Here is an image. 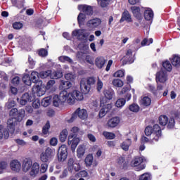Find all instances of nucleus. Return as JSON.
<instances>
[{
	"instance_id": "nucleus-29",
	"label": "nucleus",
	"mask_w": 180,
	"mask_h": 180,
	"mask_svg": "<svg viewBox=\"0 0 180 180\" xmlns=\"http://www.w3.org/2000/svg\"><path fill=\"white\" fill-rule=\"evenodd\" d=\"M170 61L174 67H179L180 65V56L178 55H173L170 58Z\"/></svg>"
},
{
	"instance_id": "nucleus-47",
	"label": "nucleus",
	"mask_w": 180,
	"mask_h": 180,
	"mask_svg": "<svg viewBox=\"0 0 180 180\" xmlns=\"http://www.w3.org/2000/svg\"><path fill=\"white\" fill-rule=\"evenodd\" d=\"M59 61H61V63H69L70 64H72V59L65 56H60Z\"/></svg>"
},
{
	"instance_id": "nucleus-49",
	"label": "nucleus",
	"mask_w": 180,
	"mask_h": 180,
	"mask_svg": "<svg viewBox=\"0 0 180 180\" xmlns=\"http://www.w3.org/2000/svg\"><path fill=\"white\" fill-rule=\"evenodd\" d=\"M124 105H126V100L124 98H120L115 102L117 108H123Z\"/></svg>"
},
{
	"instance_id": "nucleus-20",
	"label": "nucleus",
	"mask_w": 180,
	"mask_h": 180,
	"mask_svg": "<svg viewBox=\"0 0 180 180\" xmlns=\"http://www.w3.org/2000/svg\"><path fill=\"white\" fill-rule=\"evenodd\" d=\"M112 109V104H106L102 108L99 112L98 116L102 118L104 116H106V113Z\"/></svg>"
},
{
	"instance_id": "nucleus-43",
	"label": "nucleus",
	"mask_w": 180,
	"mask_h": 180,
	"mask_svg": "<svg viewBox=\"0 0 180 180\" xmlns=\"http://www.w3.org/2000/svg\"><path fill=\"white\" fill-rule=\"evenodd\" d=\"M103 135L107 140H113L115 137H116V135H115L114 133L109 132V131H103Z\"/></svg>"
},
{
	"instance_id": "nucleus-61",
	"label": "nucleus",
	"mask_w": 180,
	"mask_h": 180,
	"mask_svg": "<svg viewBox=\"0 0 180 180\" xmlns=\"http://www.w3.org/2000/svg\"><path fill=\"white\" fill-rule=\"evenodd\" d=\"M50 129V122H47L45 126L42 129V132L44 134H47L49 133V130Z\"/></svg>"
},
{
	"instance_id": "nucleus-17",
	"label": "nucleus",
	"mask_w": 180,
	"mask_h": 180,
	"mask_svg": "<svg viewBox=\"0 0 180 180\" xmlns=\"http://www.w3.org/2000/svg\"><path fill=\"white\" fill-rule=\"evenodd\" d=\"M10 167L12 171L19 172V171H20V168H22V165L20 164V162H19V160H14L10 163Z\"/></svg>"
},
{
	"instance_id": "nucleus-2",
	"label": "nucleus",
	"mask_w": 180,
	"mask_h": 180,
	"mask_svg": "<svg viewBox=\"0 0 180 180\" xmlns=\"http://www.w3.org/2000/svg\"><path fill=\"white\" fill-rule=\"evenodd\" d=\"M145 134L150 136V144H155L161 137V127L157 124L153 127H147L145 129Z\"/></svg>"
},
{
	"instance_id": "nucleus-58",
	"label": "nucleus",
	"mask_w": 180,
	"mask_h": 180,
	"mask_svg": "<svg viewBox=\"0 0 180 180\" xmlns=\"http://www.w3.org/2000/svg\"><path fill=\"white\" fill-rule=\"evenodd\" d=\"M13 29H15L16 30H19L20 29H22L23 27V24L20 22H15L13 24Z\"/></svg>"
},
{
	"instance_id": "nucleus-19",
	"label": "nucleus",
	"mask_w": 180,
	"mask_h": 180,
	"mask_svg": "<svg viewBox=\"0 0 180 180\" xmlns=\"http://www.w3.org/2000/svg\"><path fill=\"white\" fill-rule=\"evenodd\" d=\"M120 123V118L118 117H112L108 121L107 125L108 127H116Z\"/></svg>"
},
{
	"instance_id": "nucleus-46",
	"label": "nucleus",
	"mask_w": 180,
	"mask_h": 180,
	"mask_svg": "<svg viewBox=\"0 0 180 180\" xmlns=\"http://www.w3.org/2000/svg\"><path fill=\"white\" fill-rule=\"evenodd\" d=\"M159 123L161 126H165L168 123V117L165 115H161L159 117Z\"/></svg>"
},
{
	"instance_id": "nucleus-16",
	"label": "nucleus",
	"mask_w": 180,
	"mask_h": 180,
	"mask_svg": "<svg viewBox=\"0 0 180 180\" xmlns=\"http://www.w3.org/2000/svg\"><path fill=\"white\" fill-rule=\"evenodd\" d=\"M18 120L16 117L10 118L7 121V129L11 132L13 133L15 131V127L16 126V122Z\"/></svg>"
},
{
	"instance_id": "nucleus-59",
	"label": "nucleus",
	"mask_w": 180,
	"mask_h": 180,
	"mask_svg": "<svg viewBox=\"0 0 180 180\" xmlns=\"http://www.w3.org/2000/svg\"><path fill=\"white\" fill-rule=\"evenodd\" d=\"M68 172H69L68 169H63L61 174L59 176V178L60 179H64L67 178V176H68Z\"/></svg>"
},
{
	"instance_id": "nucleus-39",
	"label": "nucleus",
	"mask_w": 180,
	"mask_h": 180,
	"mask_svg": "<svg viewBox=\"0 0 180 180\" xmlns=\"http://www.w3.org/2000/svg\"><path fill=\"white\" fill-rule=\"evenodd\" d=\"M67 137H68V131L67 129H63L60 134V141L62 143H64V141L67 140Z\"/></svg>"
},
{
	"instance_id": "nucleus-25",
	"label": "nucleus",
	"mask_w": 180,
	"mask_h": 180,
	"mask_svg": "<svg viewBox=\"0 0 180 180\" xmlns=\"http://www.w3.org/2000/svg\"><path fill=\"white\" fill-rule=\"evenodd\" d=\"M40 169V165L39 163L35 162L32 165V170L30 172L31 176H36L39 174Z\"/></svg>"
},
{
	"instance_id": "nucleus-14",
	"label": "nucleus",
	"mask_w": 180,
	"mask_h": 180,
	"mask_svg": "<svg viewBox=\"0 0 180 180\" xmlns=\"http://www.w3.org/2000/svg\"><path fill=\"white\" fill-rule=\"evenodd\" d=\"M40 84H35V85L32 88V92L36 94L37 96H43L44 94H46V91L41 88V82H39Z\"/></svg>"
},
{
	"instance_id": "nucleus-34",
	"label": "nucleus",
	"mask_w": 180,
	"mask_h": 180,
	"mask_svg": "<svg viewBox=\"0 0 180 180\" xmlns=\"http://www.w3.org/2000/svg\"><path fill=\"white\" fill-rule=\"evenodd\" d=\"M25 116H26V111L24 109H20L18 110V115L16 120L18 122H21L25 118Z\"/></svg>"
},
{
	"instance_id": "nucleus-62",
	"label": "nucleus",
	"mask_w": 180,
	"mask_h": 180,
	"mask_svg": "<svg viewBox=\"0 0 180 180\" xmlns=\"http://www.w3.org/2000/svg\"><path fill=\"white\" fill-rule=\"evenodd\" d=\"M32 106L34 108V109H39V108H40V100L36 99L34 101L32 102Z\"/></svg>"
},
{
	"instance_id": "nucleus-1",
	"label": "nucleus",
	"mask_w": 180,
	"mask_h": 180,
	"mask_svg": "<svg viewBox=\"0 0 180 180\" xmlns=\"http://www.w3.org/2000/svg\"><path fill=\"white\" fill-rule=\"evenodd\" d=\"M59 98H60L63 103L67 102L68 103H70V105H72L75 101H82V99H84V96L82 95V93L77 90H74L70 93L63 90L60 93Z\"/></svg>"
},
{
	"instance_id": "nucleus-22",
	"label": "nucleus",
	"mask_w": 180,
	"mask_h": 180,
	"mask_svg": "<svg viewBox=\"0 0 180 180\" xmlns=\"http://www.w3.org/2000/svg\"><path fill=\"white\" fill-rule=\"evenodd\" d=\"M105 63L106 60L102 56L97 57L95 60V65L99 69L103 68V65H105Z\"/></svg>"
},
{
	"instance_id": "nucleus-41",
	"label": "nucleus",
	"mask_w": 180,
	"mask_h": 180,
	"mask_svg": "<svg viewBox=\"0 0 180 180\" xmlns=\"http://www.w3.org/2000/svg\"><path fill=\"white\" fill-rule=\"evenodd\" d=\"M77 153L78 158H82L85 154V148H84L82 146H79Z\"/></svg>"
},
{
	"instance_id": "nucleus-37",
	"label": "nucleus",
	"mask_w": 180,
	"mask_h": 180,
	"mask_svg": "<svg viewBox=\"0 0 180 180\" xmlns=\"http://www.w3.org/2000/svg\"><path fill=\"white\" fill-rule=\"evenodd\" d=\"M84 162L86 167H91L94 162V156L91 154L88 155L84 160Z\"/></svg>"
},
{
	"instance_id": "nucleus-21",
	"label": "nucleus",
	"mask_w": 180,
	"mask_h": 180,
	"mask_svg": "<svg viewBox=\"0 0 180 180\" xmlns=\"http://www.w3.org/2000/svg\"><path fill=\"white\" fill-rule=\"evenodd\" d=\"M32 96H30L27 93H25L22 96L20 104L25 106L27 102H32Z\"/></svg>"
},
{
	"instance_id": "nucleus-57",
	"label": "nucleus",
	"mask_w": 180,
	"mask_h": 180,
	"mask_svg": "<svg viewBox=\"0 0 180 180\" xmlns=\"http://www.w3.org/2000/svg\"><path fill=\"white\" fill-rule=\"evenodd\" d=\"M114 77H115V78H122V77H124V70H117L114 73Z\"/></svg>"
},
{
	"instance_id": "nucleus-28",
	"label": "nucleus",
	"mask_w": 180,
	"mask_h": 180,
	"mask_svg": "<svg viewBox=\"0 0 180 180\" xmlns=\"http://www.w3.org/2000/svg\"><path fill=\"white\" fill-rule=\"evenodd\" d=\"M56 81L49 80L46 86V89L50 91V92H54L56 91Z\"/></svg>"
},
{
	"instance_id": "nucleus-4",
	"label": "nucleus",
	"mask_w": 180,
	"mask_h": 180,
	"mask_svg": "<svg viewBox=\"0 0 180 180\" xmlns=\"http://www.w3.org/2000/svg\"><path fill=\"white\" fill-rule=\"evenodd\" d=\"M56 154V150L51 149V148H47L44 152H42L40 155V160L42 162H50L53 160Z\"/></svg>"
},
{
	"instance_id": "nucleus-44",
	"label": "nucleus",
	"mask_w": 180,
	"mask_h": 180,
	"mask_svg": "<svg viewBox=\"0 0 180 180\" xmlns=\"http://www.w3.org/2000/svg\"><path fill=\"white\" fill-rule=\"evenodd\" d=\"M112 85L117 88H122L123 86V81L120 79H115L112 80Z\"/></svg>"
},
{
	"instance_id": "nucleus-55",
	"label": "nucleus",
	"mask_w": 180,
	"mask_h": 180,
	"mask_svg": "<svg viewBox=\"0 0 180 180\" xmlns=\"http://www.w3.org/2000/svg\"><path fill=\"white\" fill-rule=\"evenodd\" d=\"M102 88H103V82H102V80H101L99 77H98L96 86V89L98 92H101V91H102Z\"/></svg>"
},
{
	"instance_id": "nucleus-40",
	"label": "nucleus",
	"mask_w": 180,
	"mask_h": 180,
	"mask_svg": "<svg viewBox=\"0 0 180 180\" xmlns=\"http://www.w3.org/2000/svg\"><path fill=\"white\" fill-rule=\"evenodd\" d=\"M51 98H52L51 96L44 98L41 101V105L44 106V108H47V106H49V105L51 103Z\"/></svg>"
},
{
	"instance_id": "nucleus-45",
	"label": "nucleus",
	"mask_w": 180,
	"mask_h": 180,
	"mask_svg": "<svg viewBox=\"0 0 180 180\" xmlns=\"http://www.w3.org/2000/svg\"><path fill=\"white\" fill-rule=\"evenodd\" d=\"M39 77L42 79H44V78H47V77H51V70L41 71L39 73Z\"/></svg>"
},
{
	"instance_id": "nucleus-50",
	"label": "nucleus",
	"mask_w": 180,
	"mask_h": 180,
	"mask_svg": "<svg viewBox=\"0 0 180 180\" xmlns=\"http://www.w3.org/2000/svg\"><path fill=\"white\" fill-rule=\"evenodd\" d=\"M112 0H97L98 5H100L102 8H106Z\"/></svg>"
},
{
	"instance_id": "nucleus-63",
	"label": "nucleus",
	"mask_w": 180,
	"mask_h": 180,
	"mask_svg": "<svg viewBox=\"0 0 180 180\" xmlns=\"http://www.w3.org/2000/svg\"><path fill=\"white\" fill-rule=\"evenodd\" d=\"M65 78L67 79V81H74V79L75 78V75H72V73H68L65 75Z\"/></svg>"
},
{
	"instance_id": "nucleus-33",
	"label": "nucleus",
	"mask_w": 180,
	"mask_h": 180,
	"mask_svg": "<svg viewBox=\"0 0 180 180\" xmlns=\"http://www.w3.org/2000/svg\"><path fill=\"white\" fill-rule=\"evenodd\" d=\"M144 159L142 157L135 158L131 162V167H139L141 164H142Z\"/></svg>"
},
{
	"instance_id": "nucleus-56",
	"label": "nucleus",
	"mask_w": 180,
	"mask_h": 180,
	"mask_svg": "<svg viewBox=\"0 0 180 180\" xmlns=\"http://www.w3.org/2000/svg\"><path fill=\"white\" fill-rule=\"evenodd\" d=\"M9 116L11 119L13 117H18V110L17 108H12L9 112Z\"/></svg>"
},
{
	"instance_id": "nucleus-3",
	"label": "nucleus",
	"mask_w": 180,
	"mask_h": 180,
	"mask_svg": "<svg viewBox=\"0 0 180 180\" xmlns=\"http://www.w3.org/2000/svg\"><path fill=\"white\" fill-rule=\"evenodd\" d=\"M96 80L94 77H89L87 79H82L80 82V89L83 94H88L91 90V85H94Z\"/></svg>"
},
{
	"instance_id": "nucleus-11",
	"label": "nucleus",
	"mask_w": 180,
	"mask_h": 180,
	"mask_svg": "<svg viewBox=\"0 0 180 180\" xmlns=\"http://www.w3.org/2000/svg\"><path fill=\"white\" fill-rule=\"evenodd\" d=\"M124 64H131L134 63V55L133 54V51L131 49H128L127 51L126 55L123 58Z\"/></svg>"
},
{
	"instance_id": "nucleus-8",
	"label": "nucleus",
	"mask_w": 180,
	"mask_h": 180,
	"mask_svg": "<svg viewBox=\"0 0 180 180\" xmlns=\"http://www.w3.org/2000/svg\"><path fill=\"white\" fill-rule=\"evenodd\" d=\"M168 80V75H167V72L163 70H160L159 72L156 73V82H160V84H164V82H167Z\"/></svg>"
},
{
	"instance_id": "nucleus-32",
	"label": "nucleus",
	"mask_w": 180,
	"mask_h": 180,
	"mask_svg": "<svg viewBox=\"0 0 180 180\" xmlns=\"http://www.w3.org/2000/svg\"><path fill=\"white\" fill-rule=\"evenodd\" d=\"M131 146V140L127 139L121 143L120 147L124 150V151H129V147H130Z\"/></svg>"
},
{
	"instance_id": "nucleus-7",
	"label": "nucleus",
	"mask_w": 180,
	"mask_h": 180,
	"mask_svg": "<svg viewBox=\"0 0 180 180\" xmlns=\"http://www.w3.org/2000/svg\"><path fill=\"white\" fill-rule=\"evenodd\" d=\"M68 156V151L67 150V146L62 145L58 151V160L60 162H64L65 160H67Z\"/></svg>"
},
{
	"instance_id": "nucleus-53",
	"label": "nucleus",
	"mask_w": 180,
	"mask_h": 180,
	"mask_svg": "<svg viewBox=\"0 0 180 180\" xmlns=\"http://www.w3.org/2000/svg\"><path fill=\"white\" fill-rule=\"evenodd\" d=\"M77 20H78V23H79V26H81V25H82L84 23V22H85V14L80 13L78 15Z\"/></svg>"
},
{
	"instance_id": "nucleus-6",
	"label": "nucleus",
	"mask_w": 180,
	"mask_h": 180,
	"mask_svg": "<svg viewBox=\"0 0 180 180\" xmlns=\"http://www.w3.org/2000/svg\"><path fill=\"white\" fill-rule=\"evenodd\" d=\"M77 116H78L79 119H82V120H85V119L88 117V112L85 109L77 108L72 114L71 119L68 120L69 123H72L73 120H75Z\"/></svg>"
},
{
	"instance_id": "nucleus-64",
	"label": "nucleus",
	"mask_w": 180,
	"mask_h": 180,
	"mask_svg": "<svg viewBox=\"0 0 180 180\" xmlns=\"http://www.w3.org/2000/svg\"><path fill=\"white\" fill-rule=\"evenodd\" d=\"M47 54H49V52H47V50L44 49H41L39 51V56H40L41 57H46Z\"/></svg>"
},
{
	"instance_id": "nucleus-52",
	"label": "nucleus",
	"mask_w": 180,
	"mask_h": 180,
	"mask_svg": "<svg viewBox=\"0 0 180 180\" xmlns=\"http://www.w3.org/2000/svg\"><path fill=\"white\" fill-rule=\"evenodd\" d=\"M78 131H79V128H78V127H73L70 129V136L77 137V134H78Z\"/></svg>"
},
{
	"instance_id": "nucleus-38",
	"label": "nucleus",
	"mask_w": 180,
	"mask_h": 180,
	"mask_svg": "<svg viewBox=\"0 0 180 180\" xmlns=\"http://www.w3.org/2000/svg\"><path fill=\"white\" fill-rule=\"evenodd\" d=\"M63 77V72L60 70L54 71L53 72H51V78L52 79H58V78H61Z\"/></svg>"
},
{
	"instance_id": "nucleus-10",
	"label": "nucleus",
	"mask_w": 180,
	"mask_h": 180,
	"mask_svg": "<svg viewBox=\"0 0 180 180\" xmlns=\"http://www.w3.org/2000/svg\"><path fill=\"white\" fill-rule=\"evenodd\" d=\"M78 9L89 16H92V15H94V8L91 6H88L86 4H81L78 6Z\"/></svg>"
},
{
	"instance_id": "nucleus-36",
	"label": "nucleus",
	"mask_w": 180,
	"mask_h": 180,
	"mask_svg": "<svg viewBox=\"0 0 180 180\" xmlns=\"http://www.w3.org/2000/svg\"><path fill=\"white\" fill-rule=\"evenodd\" d=\"M60 86L63 88V89H70L72 86V84H71V82L70 81H60Z\"/></svg>"
},
{
	"instance_id": "nucleus-9",
	"label": "nucleus",
	"mask_w": 180,
	"mask_h": 180,
	"mask_svg": "<svg viewBox=\"0 0 180 180\" xmlns=\"http://www.w3.org/2000/svg\"><path fill=\"white\" fill-rule=\"evenodd\" d=\"M68 144V146H71L72 151H75V148H77V146L79 144V138L69 135Z\"/></svg>"
},
{
	"instance_id": "nucleus-24",
	"label": "nucleus",
	"mask_w": 180,
	"mask_h": 180,
	"mask_svg": "<svg viewBox=\"0 0 180 180\" xmlns=\"http://www.w3.org/2000/svg\"><path fill=\"white\" fill-rule=\"evenodd\" d=\"M124 20H126V22H128L129 23H130V22H132L131 15H130V13H129V11H124L123 12L122 18L120 19V22H124Z\"/></svg>"
},
{
	"instance_id": "nucleus-15",
	"label": "nucleus",
	"mask_w": 180,
	"mask_h": 180,
	"mask_svg": "<svg viewBox=\"0 0 180 180\" xmlns=\"http://www.w3.org/2000/svg\"><path fill=\"white\" fill-rule=\"evenodd\" d=\"M72 36L77 37L78 40H86L85 30H76L72 32Z\"/></svg>"
},
{
	"instance_id": "nucleus-60",
	"label": "nucleus",
	"mask_w": 180,
	"mask_h": 180,
	"mask_svg": "<svg viewBox=\"0 0 180 180\" xmlns=\"http://www.w3.org/2000/svg\"><path fill=\"white\" fill-rule=\"evenodd\" d=\"M139 180H151V176L148 173H145L140 176Z\"/></svg>"
},
{
	"instance_id": "nucleus-18",
	"label": "nucleus",
	"mask_w": 180,
	"mask_h": 180,
	"mask_svg": "<svg viewBox=\"0 0 180 180\" xmlns=\"http://www.w3.org/2000/svg\"><path fill=\"white\" fill-rule=\"evenodd\" d=\"M33 165V163L32 162V160L30 159H25L22 162V171L24 172H27L30 168H32V166Z\"/></svg>"
},
{
	"instance_id": "nucleus-23",
	"label": "nucleus",
	"mask_w": 180,
	"mask_h": 180,
	"mask_svg": "<svg viewBox=\"0 0 180 180\" xmlns=\"http://www.w3.org/2000/svg\"><path fill=\"white\" fill-rule=\"evenodd\" d=\"M103 95L106 99L112 101V99H113V96H115V91L112 89H105L103 91Z\"/></svg>"
},
{
	"instance_id": "nucleus-42",
	"label": "nucleus",
	"mask_w": 180,
	"mask_h": 180,
	"mask_svg": "<svg viewBox=\"0 0 180 180\" xmlns=\"http://www.w3.org/2000/svg\"><path fill=\"white\" fill-rule=\"evenodd\" d=\"M22 82L25 84V85H27L28 86H30L32 85V80L30 79V76L29 75H25L22 77Z\"/></svg>"
},
{
	"instance_id": "nucleus-5",
	"label": "nucleus",
	"mask_w": 180,
	"mask_h": 180,
	"mask_svg": "<svg viewBox=\"0 0 180 180\" xmlns=\"http://www.w3.org/2000/svg\"><path fill=\"white\" fill-rule=\"evenodd\" d=\"M68 170L70 174H74V172H79L81 171V164L78 162H75L74 158H70L68 160Z\"/></svg>"
},
{
	"instance_id": "nucleus-31",
	"label": "nucleus",
	"mask_w": 180,
	"mask_h": 180,
	"mask_svg": "<svg viewBox=\"0 0 180 180\" xmlns=\"http://www.w3.org/2000/svg\"><path fill=\"white\" fill-rule=\"evenodd\" d=\"M64 103L60 97L58 95H55L53 97V104L55 105L56 108H58V106H61Z\"/></svg>"
},
{
	"instance_id": "nucleus-13",
	"label": "nucleus",
	"mask_w": 180,
	"mask_h": 180,
	"mask_svg": "<svg viewBox=\"0 0 180 180\" xmlns=\"http://www.w3.org/2000/svg\"><path fill=\"white\" fill-rule=\"evenodd\" d=\"M131 11L134 18H136L139 22H141V20H143V15L141 14V10H140V7L132 6L131 7Z\"/></svg>"
},
{
	"instance_id": "nucleus-48",
	"label": "nucleus",
	"mask_w": 180,
	"mask_h": 180,
	"mask_svg": "<svg viewBox=\"0 0 180 180\" xmlns=\"http://www.w3.org/2000/svg\"><path fill=\"white\" fill-rule=\"evenodd\" d=\"M162 67L165 68V70H166V71L172 70V65L168 60L163 62Z\"/></svg>"
},
{
	"instance_id": "nucleus-26",
	"label": "nucleus",
	"mask_w": 180,
	"mask_h": 180,
	"mask_svg": "<svg viewBox=\"0 0 180 180\" xmlns=\"http://www.w3.org/2000/svg\"><path fill=\"white\" fill-rule=\"evenodd\" d=\"M144 18L146 20H153L154 18V12L150 8H147L144 12Z\"/></svg>"
},
{
	"instance_id": "nucleus-51",
	"label": "nucleus",
	"mask_w": 180,
	"mask_h": 180,
	"mask_svg": "<svg viewBox=\"0 0 180 180\" xmlns=\"http://www.w3.org/2000/svg\"><path fill=\"white\" fill-rule=\"evenodd\" d=\"M129 110H131V112H134L135 113H137V112L140 110V107L139 106V105L133 103L129 105Z\"/></svg>"
},
{
	"instance_id": "nucleus-27",
	"label": "nucleus",
	"mask_w": 180,
	"mask_h": 180,
	"mask_svg": "<svg viewBox=\"0 0 180 180\" xmlns=\"http://www.w3.org/2000/svg\"><path fill=\"white\" fill-rule=\"evenodd\" d=\"M9 129L8 130L6 128H4L2 125H0V140L4 136V139H8L9 137Z\"/></svg>"
},
{
	"instance_id": "nucleus-30",
	"label": "nucleus",
	"mask_w": 180,
	"mask_h": 180,
	"mask_svg": "<svg viewBox=\"0 0 180 180\" xmlns=\"http://www.w3.org/2000/svg\"><path fill=\"white\" fill-rule=\"evenodd\" d=\"M139 103L142 106H150L151 105V98H150L148 96H144L141 98Z\"/></svg>"
},
{
	"instance_id": "nucleus-54",
	"label": "nucleus",
	"mask_w": 180,
	"mask_h": 180,
	"mask_svg": "<svg viewBox=\"0 0 180 180\" xmlns=\"http://www.w3.org/2000/svg\"><path fill=\"white\" fill-rule=\"evenodd\" d=\"M16 103L13 100H8V101L6 103V109H12V108H15Z\"/></svg>"
},
{
	"instance_id": "nucleus-35",
	"label": "nucleus",
	"mask_w": 180,
	"mask_h": 180,
	"mask_svg": "<svg viewBox=\"0 0 180 180\" xmlns=\"http://www.w3.org/2000/svg\"><path fill=\"white\" fill-rule=\"evenodd\" d=\"M30 78L31 79V82H33L34 84H37V81H39V79L40 78L39 76V72H32L30 75Z\"/></svg>"
},
{
	"instance_id": "nucleus-12",
	"label": "nucleus",
	"mask_w": 180,
	"mask_h": 180,
	"mask_svg": "<svg viewBox=\"0 0 180 180\" xmlns=\"http://www.w3.org/2000/svg\"><path fill=\"white\" fill-rule=\"evenodd\" d=\"M101 23H102V20L99 18H93L87 21L86 26L89 29H96Z\"/></svg>"
}]
</instances>
